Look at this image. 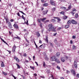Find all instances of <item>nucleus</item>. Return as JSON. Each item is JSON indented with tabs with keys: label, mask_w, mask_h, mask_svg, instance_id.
Wrapping results in <instances>:
<instances>
[{
	"label": "nucleus",
	"mask_w": 79,
	"mask_h": 79,
	"mask_svg": "<svg viewBox=\"0 0 79 79\" xmlns=\"http://www.w3.org/2000/svg\"><path fill=\"white\" fill-rule=\"evenodd\" d=\"M48 27H49V28H51L52 29H53L54 28V27H53V24H50L48 25Z\"/></svg>",
	"instance_id": "2"
},
{
	"label": "nucleus",
	"mask_w": 79,
	"mask_h": 79,
	"mask_svg": "<svg viewBox=\"0 0 79 79\" xmlns=\"http://www.w3.org/2000/svg\"><path fill=\"white\" fill-rule=\"evenodd\" d=\"M67 74H69V71L68 70L67 71Z\"/></svg>",
	"instance_id": "57"
},
{
	"label": "nucleus",
	"mask_w": 79,
	"mask_h": 79,
	"mask_svg": "<svg viewBox=\"0 0 79 79\" xmlns=\"http://www.w3.org/2000/svg\"><path fill=\"white\" fill-rule=\"evenodd\" d=\"M60 55V53L59 52H57L56 54V55L57 56H59Z\"/></svg>",
	"instance_id": "18"
},
{
	"label": "nucleus",
	"mask_w": 79,
	"mask_h": 79,
	"mask_svg": "<svg viewBox=\"0 0 79 79\" xmlns=\"http://www.w3.org/2000/svg\"><path fill=\"white\" fill-rule=\"evenodd\" d=\"M16 60L17 61V62H18V63H19V60L18 58L17 59V60Z\"/></svg>",
	"instance_id": "44"
},
{
	"label": "nucleus",
	"mask_w": 79,
	"mask_h": 79,
	"mask_svg": "<svg viewBox=\"0 0 79 79\" xmlns=\"http://www.w3.org/2000/svg\"><path fill=\"white\" fill-rule=\"evenodd\" d=\"M74 65L75 68H77V64L75 61H74Z\"/></svg>",
	"instance_id": "3"
},
{
	"label": "nucleus",
	"mask_w": 79,
	"mask_h": 79,
	"mask_svg": "<svg viewBox=\"0 0 79 79\" xmlns=\"http://www.w3.org/2000/svg\"><path fill=\"white\" fill-rule=\"evenodd\" d=\"M76 77L77 78H79V73H77V74L76 75Z\"/></svg>",
	"instance_id": "34"
},
{
	"label": "nucleus",
	"mask_w": 79,
	"mask_h": 79,
	"mask_svg": "<svg viewBox=\"0 0 79 79\" xmlns=\"http://www.w3.org/2000/svg\"><path fill=\"white\" fill-rule=\"evenodd\" d=\"M58 69H60V67L58 66V65L56 67Z\"/></svg>",
	"instance_id": "38"
},
{
	"label": "nucleus",
	"mask_w": 79,
	"mask_h": 79,
	"mask_svg": "<svg viewBox=\"0 0 79 79\" xmlns=\"http://www.w3.org/2000/svg\"><path fill=\"white\" fill-rule=\"evenodd\" d=\"M73 50H76V47L75 45H73Z\"/></svg>",
	"instance_id": "19"
},
{
	"label": "nucleus",
	"mask_w": 79,
	"mask_h": 79,
	"mask_svg": "<svg viewBox=\"0 0 79 79\" xmlns=\"http://www.w3.org/2000/svg\"><path fill=\"white\" fill-rule=\"evenodd\" d=\"M62 61L63 62H64V57H62L61 59Z\"/></svg>",
	"instance_id": "26"
},
{
	"label": "nucleus",
	"mask_w": 79,
	"mask_h": 79,
	"mask_svg": "<svg viewBox=\"0 0 79 79\" xmlns=\"http://www.w3.org/2000/svg\"><path fill=\"white\" fill-rule=\"evenodd\" d=\"M64 12H60V14H62V15H64Z\"/></svg>",
	"instance_id": "42"
},
{
	"label": "nucleus",
	"mask_w": 79,
	"mask_h": 79,
	"mask_svg": "<svg viewBox=\"0 0 79 79\" xmlns=\"http://www.w3.org/2000/svg\"><path fill=\"white\" fill-rule=\"evenodd\" d=\"M35 63L36 64L37 66H38V64L37 63V62L35 61Z\"/></svg>",
	"instance_id": "61"
},
{
	"label": "nucleus",
	"mask_w": 79,
	"mask_h": 79,
	"mask_svg": "<svg viewBox=\"0 0 79 79\" xmlns=\"http://www.w3.org/2000/svg\"><path fill=\"white\" fill-rule=\"evenodd\" d=\"M17 15L18 16H20V14H19V13L18 12L17 13Z\"/></svg>",
	"instance_id": "50"
},
{
	"label": "nucleus",
	"mask_w": 79,
	"mask_h": 79,
	"mask_svg": "<svg viewBox=\"0 0 79 79\" xmlns=\"http://www.w3.org/2000/svg\"><path fill=\"white\" fill-rule=\"evenodd\" d=\"M37 21L39 23H41V20L38 19Z\"/></svg>",
	"instance_id": "28"
},
{
	"label": "nucleus",
	"mask_w": 79,
	"mask_h": 79,
	"mask_svg": "<svg viewBox=\"0 0 79 79\" xmlns=\"http://www.w3.org/2000/svg\"><path fill=\"white\" fill-rule=\"evenodd\" d=\"M44 40L47 43H48V37H46V39H45Z\"/></svg>",
	"instance_id": "17"
},
{
	"label": "nucleus",
	"mask_w": 79,
	"mask_h": 79,
	"mask_svg": "<svg viewBox=\"0 0 79 79\" xmlns=\"http://www.w3.org/2000/svg\"><path fill=\"white\" fill-rule=\"evenodd\" d=\"M70 43L71 44H73V41L72 40H70Z\"/></svg>",
	"instance_id": "56"
},
{
	"label": "nucleus",
	"mask_w": 79,
	"mask_h": 79,
	"mask_svg": "<svg viewBox=\"0 0 79 79\" xmlns=\"http://www.w3.org/2000/svg\"><path fill=\"white\" fill-rule=\"evenodd\" d=\"M73 39H76V36L75 35H73L72 36Z\"/></svg>",
	"instance_id": "41"
},
{
	"label": "nucleus",
	"mask_w": 79,
	"mask_h": 79,
	"mask_svg": "<svg viewBox=\"0 0 79 79\" xmlns=\"http://www.w3.org/2000/svg\"><path fill=\"white\" fill-rule=\"evenodd\" d=\"M19 12H20V13H22V14H23V15H26V14H25L24 13V12H23L22 11H19Z\"/></svg>",
	"instance_id": "33"
},
{
	"label": "nucleus",
	"mask_w": 79,
	"mask_h": 79,
	"mask_svg": "<svg viewBox=\"0 0 79 79\" xmlns=\"http://www.w3.org/2000/svg\"><path fill=\"white\" fill-rule=\"evenodd\" d=\"M16 47V46L15 45L13 48L12 51L13 52H14V53L15 52V50Z\"/></svg>",
	"instance_id": "7"
},
{
	"label": "nucleus",
	"mask_w": 79,
	"mask_h": 79,
	"mask_svg": "<svg viewBox=\"0 0 79 79\" xmlns=\"http://www.w3.org/2000/svg\"><path fill=\"white\" fill-rule=\"evenodd\" d=\"M67 23L68 24H71V20H69L68 21Z\"/></svg>",
	"instance_id": "21"
},
{
	"label": "nucleus",
	"mask_w": 79,
	"mask_h": 79,
	"mask_svg": "<svg viewBox=\"0 0 79 79\" xmlns=\"http://www.w3.org/2000/svg\"><path fill=\"white\" fill-rule=\"evenodd\" d=\"M36 35H37V37H40V34H39V32L38 31H37L36 33Z\"/></svg>",
	"instance_id": "10"
},
{
	"label": "nucleus",
	"mask_w": 79,
	"mask_h": 79,
	"mask_svg": "<svg viewBox=\"0 0 79 79\" xmlns=\"http://www.w3.org/2000/svg\"><path fill=\"white\" fill-rule=\"evenodd\" d=\"M46 19V18H44V19H41V20L43 22L44 21V20H45Z\"/></svg>",
	"instance_id": "23"
},
{
	"label": "nucleus",
	"mask_w": 79,
	"mask_h": 79,
	"mask_svg": "<svg viewBox=\"0 0 79 79\" xmlns=\"http://www.w3.org/2000/svg\"><path fill=\"white\" fill-rule=\"evenodd\" d=\"M6 19V23L7 22H8V19Z\"/></svg>",
	"instance_id": "55"
},
{
	"label": "nucleus",
	"mask_w": 79,
	"mask_h": 79,
	"mask_svg": "<svg viewBox=\"0 0 79 79\" xmlns=\"http://www.w3.org/2000/svg\"><path fill=\"white\" fill-rule=\"evenodd\" d=\"M21 76H22V77H23V79H26L25 78V76H24L23 75H21Z\"/></svg>",
	"instance_id": "36"
},
{
	"label": "nucleus",
	"mask_w": 79,
	"mask_h": 79,
	"mask_svg": "<svg viewBox=\"0 0 79 79\" xmlns=\"http://www.w3.org/2000/svg\"><path fill=\"white\" fill-rule=\"evenodd\" d=\"M12 76L14 78V79H16V77L14 75H13Z\"/></svg>",
	"instance_id": "48"
},
{
	"label": "nucleus",
	"mask_w": 79,
	"mask_h": 79,
	"mask_svg": "<svg viewBox=\"0 0 79 79\" xmlns=\"http://www.w3.org/2000/svg\"><path fill=\"white\" fill-rule=\"evenodd\" d=\"M15 64L18 67V69L21 68V67L19 66V64H18L17 63H16Z\"/></svg>",
	"instance_id": "15"
},
{
	"label": "nucleus",
	"mask_w": 79,
	"mask_h": 79,
	"mask_svg": "<svg viewBox=\"0 0 79 79\" xmlns=\"http://www.w3.org/2000/svg\"><path fill=\"white\" fill-rule=\"evenodd\" d=\"M23 45H25V47H27V44H24Z\"/></svg>",
	"instance_id": "47"
},
{
	"label": "nucleus",
	"mask_w": 79,
	"mask_h": 79,
	"mask_svg": "<svg viewBox=\"0 0 79 79\" xmlns=\"http://www.w3.org/2000/svg\"><path fill=\"white\" fill-rule=\"evenodd\" d=\"M47 12H48V10H46L45 11L43 12V13L44 15H46V14H47Z\"/></svg>",
	"instance_id": "13"
},
{
	"label": "nucleus",
	"mask_w": 79,
	"mask_h": 79,
	"mask_svg": "<svg viewBox=\"0 0 79 79\" xmlns=\"http://www.w3.org/2000/svg\"><path fill=\"white\" fill-rule=\"evenodd\" d=\"M43 66L44 68L46 67V65L45 64V63L44 61V63H43Z\"/></svg>",
	"instance_id": "22"
},
{
	"label": "nucleus",
	"mask_w": 79,
	"mask_h": 79,
	"mask_svg": "<svg viewBox=\"0 0 79 79\" xmlns=\"http://www.w3.org/2000/svg\"><path fill=\"white\" fill-rule=\"evenodd\" d=\"M1 40H2V41L4 42V43H5V44H6V45H8V43H7L4 40H3V39H2V38H1Z\"/></svg>",
	"instance_id": "12"
},
{
	"label": "nucleus",
	"mask_w": 79,
	"mask_h": 79,
	"mask_svg": "<svg viewBox=\"0 0 79 79\" xmlns=\"http://www.w3.org/2000/svg\"><path fill=\"white\" fill-rule=\"evenodd\" d=\"M50 77H52V79H54V78H53V76H52L51 77H50Z\"/></svg>",
	"instance_id": "64"
},
{
	"label": "nucleus",
	"mask_w": 79,
	"mask_h": 79,
	"mask_svg": "<svg viewBox=\"0 0 79 79\" xmlns=\"http://www.w3.org/2000/svg\"><path fill=\"white\" fill-rule=\"evenodd\" d=\"M51 59H52V61H56V56H53L51 57Z\"/></svg>",
	"instance_id": "6"
},
{
	"label": "nucleus",
	"mask_w": 79,
	"mask_h": 79,
	"mask_svg": "<svg viewBox=\"0 0 79 79\" xmlns=\"http://www.w3.org/2000/svg\"><path fill=\"white\" fill-rule=\"evenodd\" d=\"M50 3H51V4L52 5H53V6H54V5H55V2L54 1H53L52 0H51L50 1Z\"/></svg>",
	"instance_id": "5"
},
{
	"label": "nucleus",
	"mask_w": 79,
	"mask_h": 79,
	"mask_svg": "<svg viewBox=\"0 0 79 79\" xmlns=\"http://www.w3.org/2000/svg\"><path fill=\"white\" fill-rule=\"evenodd\" d=\"M65 28H68L69 27V25H66L65 26Z\"/></svg>",
	"instance_id": "27"
},
{
	"label": "nucleus",
	"mask_w": 79,
	"mask_h": 79,
	"mask_svg": "<svg viewBox=\"0 0 79 79\" xmlns=\"http://www.w3.org/2000/svg\"><path fill=\"white\" fill-rule=\"evenodd\" d=\"M68 17H67V16H64L63 17V19H67V18Z\"/></svg>",
	"instance_id": "29"
},
{
	"label": "nucleus",
	"mask_w": 79,
	"mask_h": 79,
	"mask_svg": "<svg viewBox=\"0 0 79 79\" xmlns=\"http://www.w3.org/2000/svg\"><path fill=\"white\" fill-rule=\"evenodd\" d=\"M33 76H37V74H36V73L34 74H33Z\"/></svg>",
	"instance_id": "51"
},
{
	"label": "nucleus",
	"mask_w": 79,
	"mask_h": 79,
	"mask_svg": "<svg viewBox=\"0 0 79 79\" xmlns=\"http://www.w3.org/2000/svg\"><path fill=\"white\" fill-rule=\"evenodd\" d=\"M6 23H7V24H8V25L11 24V23L9 21L7 22H6Z\"/></svg>",
	"instance_id": "32"
},
{
	"label": "nucleus",
	"mask_w": 79,
	"mask_h": 79,
	"mask_svg": "<svg viewBox=\"0 0 79 79\" xmlns=\"http://www.w3.org/2000/svg\"><path fill=\"white\" fill-rule=\"evenodd\" d=\"M75 17L76 18H78V14H76L75 15Z\"/></svg>",
	"instance_id": "30"
},
{
	"label": "nucleus",
	"mask_w": 79,
	"mask_h": 79,
	"mask_svg": "<svg viewBox=\"0 0 79 79\" xmlns=\"http://www.w3.org/2000/svg\"><path fill=\"white\" fill-rule=\"evenodd\" d=\"M30 68H31V69H34V67H32V66H30Z\"/></svg>",
	"instance_id": "37"
},
{
	"label": "nucleus",
	"mask_w": 79,
	"mask_h": 79,
	"mask_svg": "<svg viewBox=\"0 0 79 79\" xmlns=\"http://www.w3.org/2000/svg\"><path fill=\"white\" fill-rule=\"evenodd\" d=\"M14 59L15 60H16L18 59V58H17L16 57H14Z\"/></svg>",
	"instance_id": "63"
},
{
	"label": "nucleus",
	"mask_w": 79,
	"mask_h": 79,
	"mask_svg": "<svg viewBox=\"0 0 79 79\" xmlns=\"http://www.w3.org/2000/svg\"><path fill=\"white\" fill-rule=\"evenodd\" d=\"M65 58L66 60H67V59H68V56H65Z\"/></svg>",
	"instance_id": "54"
},
{
	"label": "nucleus",
	"mask_w": 79,
	"mask_h": 79,
	"mask_svg": "<svg viewBox=\"0 0 79 79\" xmlns=\"http://www.w3.org/2000/svg\"><path fill=\"white\" fill-rule=\"evenodd\" d=\"M71 14L72 15H74V13L73 12H71Z\"/></svg>",
	"instance_id": "59"
},
{
	"label": "nucleus",
	"mask_w": 79,
	"mask_h": 79,
	"mask_svg": "<svg viewBox=\"0 0 79 79\" xmlns=\"http://www.w3.org/2000/svg\"><path fill=\"white\" fill-rule=\"evenodd\" d=\"M1 67L2 68H4L5 67V64H4V63H3V62L2 61L1 64Z\"/></svg>",
	"instance_id": "9"
},
{
	"label": "nucleus",
	"mask_w": 79,
	"mask_h": 79,
	"mask_svg": "<svg viewBox=\"0 0 79 79\" xmlns=\"http://www.w3.org/2000/svg\"><path fill=\"white\" fill-rule=\"evenodd\" d=\"M52 32H56V30L55 29H53L52 30Z\"/></svg>",
	"instance_id": "46"
},
{
	"label": "nucleus",
	"mask_w": 79,
	"mask_h": 79,
	"mask_svg": "<svg viewBox=\"0 0 79 79\" xmlns=\"http://www.w3.org/2000/svg\"><path fill=\"white\" fill-rule=\"evenodd\" d=\"M7 52H9V53H10H10H11V51H8V50H7Z\"/></svg>",
	"instance_id": "58"
},
{
	"label": "nucleus",
	"mask_w": 79,
	"mask_h": 79,
	"mask_svg": "<svg viewBox=\"0 0 79 79\" xmlns=\"http://www.w3.org/2000/svg\"><path fill=\"white\" fill-rule=\"evenodd\" d=\"M68 9H69V10H70V9H71V6H69L68 7Z\"/></svg>",
	"instance_id": "62"
},
{
	"label": "nucleus",
	"mask_w": 79,
	"mask_h": 79,
	"mask_svg": "<svg viewBox=\"0 0 79 79\" xmlns=\"http://www.w3.org/2000/svg\"><path fill=\"white\" fill-rule=\"evenodd\" d=\"M71 73L72 74H73V76H76V72L74 70L72 69L71 70Z\"/></svg>",
	"instance_id": "4"
},
{
	"label": "nucleus",
	"mask_w": 79,
	"mask_h": 79,
	"mask_svg": "<svg viewBox=\"0 0 79 79\" xmlns=\"http://www.w3.org/2000/svg\"><path fill=\"white\" fill-rule=\"evenodd\" d=\"M40 26L41 28H42V23H41Z\"/></svg>",
	"instance_id": "40"
},
{
	"label": "nucleus",
	"mask_w": 79,
	"mask_h": 79,
	"mask_svg": "<svg viewBox=\"0 0 79 79\" xmlns=\"http://www.w3.org/2000/svg\"><path fill=\"white\" fill-rule=\"evenodd\" d=\"M61 29V27H59L57 28V30L58 31H60V29Z\"/></svg>",
	"instance_id": "45"
},
{
	"label": "nucleus",
	"mask_w": 79,
	"mask_h": 79,
	"mask_svg": "<svg viewBox=\"0 0 79 79\" xmlns=\"http://www.w3.org/2000/svg\"><path fill=\"white\" fill-rule=\"evenodd\" d=\"M51 21L55 23V19H52L51 20Z\"/></svg>",
	"instance_id": "24"
},
{
	"label": "nucleus",
	"mask_w": 79,
	"mask_h": 79,
	"mask_svg": "<svg viewBox=\"0 0 79 79\" xmlns=\"http://www.w3.org/2000/svg\"><path fill=\"white\" fill-rule=\"evenodd\" d=\"M2 73H3V74L5 76H6V74H6V73H5L4 72H2Z\"/></svg>",
	"instance_id": "35"
},
{
	"label": "nucleus",
	"mask_w": 79,
	"mask_h": 79,
	"mask_svg": "<svg viewBox=\"0 0 79 79\" xmlns=\"http://www.w3.org/2000/svg\"><path fill=\"white\" fill-rule=\"evenodd\" d=\"M48 5V3H45L43 4V6H47Z\"/></svg>",
	"instance_id": "14"
},
{
	"label": "nucleus",
	"mask_w": 79,
	"mask_h": 79,
	"mask_svg": "<svg viewBox=\"0 0 79 79\" xmlns=\"http://www.w3.org/2000/svg\"><path fill=\"white\" fill-rule=\"evenodd\" d=\"M23 56H27V55H26V53H25L23 54Z\"/></svg>",
	"instance_id": "43"
},
{
	"label": "nucleus",
	"mask_w": 79,
	"mask_h": 79,
	"mask_svg": "<svg viewBox=\"0 0 79 79\" xmlns=\"http://www.w3.org/2000/svg\"><path fill=\"white\" fill-rule=\"evenodd\" d=\"M14 38L15 39H21L20 37H19L18 36H17V37H14Z\"/></svg>",
	"instance_id": "16"
},
{
	"label": "nucleus",
	"mask_w": 79,
	"mask_h": 79,
	"mask_svg": "<svg viewBox=\"0 0 79 79\" xmlns=\"http://www.w3.org/2000/svg\"><path fill=\"white\" fill-rule=\"evenodd\" d=\"M13 21H14V20H13V19H11L10 20V22H13Z\"/></svg>",
	"instance_id": "52"
},
{
	"label": "nucleus",
	"mask_w": 79,
	"mask_h": 79,
	"mask_svg": "<svg viewBox=\"0 0 79 79\" xmlns=\"http://www.w3.org/2000/svg\"><path fill=\"white\" fill-rule=\"evenodd\" d=\"M71 23H72V24H75L76 25L77 24V22L76 21H75L74 19L71 20Z\"/></svg>",
	"instance_id": "1"
},
{
	"label": "nucleus",
	"mask_w": 79,
	"mask_h": 79,
	"mask_svg": "<svg viewBox=\"0 0 79 79\" xmlns=\"http://www.w3.org/2000/svg\"><path fill=\"white\" fill-rule=\"evenodd\" d=\"M26 40L27 42H28V43H29V40H27V39H26Z\"/></svg>",
	"instance_id": "53"
},
{
	"label": "nucleus",
	"mask_w": 79,
	"mask_h": 79,
	"mask_svg": "<svg viewBox=\"0 0 79 79\" xmlns=\"http://www.w3.org/2000/svg\"><path fill=\"white\" fill-rule=\"evenodd\" d=\"M14 27L16 29H18V27H19L18 26V25H17V24H15L14 25Z\"/></svg>",
	"instance_id": "8"
},
{
	"label": "nucleus",
	"mask_w": 79,
	"mask_h": 79,
	"mask_svg": "<svg viewBox=\"0 0 79 79\" xmlns=\"http://www.w3.org/2000/svg\"><path fill=\"white\" fill-rule=\"evenodd\" d=\"M9 28H11V24H9Z\"/></svg>",
	"instance_id": "39"
},
{
	"label": "nucleus",
	"mask_w": 79,
	"mask_h": 79,
	"mask_svg": "<svg viewBox=\"0 0 79 79\" xmlns=\"http://www.w3.org/2000/svg\"><path fill=\"white\" fill-rule=\"evenodd\" d=\"M53 18H54V19H58V17H53Z\"/></svg>",
	"instance_id": "49"
},
{
	"label": "nucleus",
	"mask_w": 79,
	"mask_h": 79,
	"mask_svg": "<svg viewBox=\"0 0 79 79\" xmlns=\"http://www.w3.org/2000/svg\"><path fill=\"white\" fill-rule=\"evenodd\" d=\"M55 8L53 7L52 9V10L53 11H55Z\"/></svg>",
	"instance_id": "31"
},
{
	"label": "nucleus",
	"mask_w": 79,
	"mask_h": 79,
	"mask_svg": "<svg viewBox=\"0 0 79 79\" xmlns=\"http://www.w3.org/2000/svg\"><path fill=\"white\" fill-rule=\"evenodd\" d=\"M26 24H27V25H28V20H27Z\"/></svg>",
	"instance_id": "60"
},
{
	"label": "nucleus",
	"mask_w": 79,
	"mask_h": 79,
	"mask_svg": "<svg viewBox=\"0 0 79 79\" xmlns=\"http://www.w3.org/2000/svg\"><path fill=\"white\" fill-rule=\"evenodd\" d=\"M56 62H57V63H60V60L57 59H56Z\"/></svg>",
	"instance_id": "11"
},
{
	"label": "nucleus",
	"mask_w": 79,
	"mask_h": 79,
	"mask_svg": "<svg viewBox=\"0 0 79 79\" xmlns=\"http://www.w3.org/2000/svg\"><path fill=\"white\" fill-rule=\"evenodd\" d=\"M60 8H61V9L62 10H66V7H61Z\"/></svg>",
	"instance_id": "25"
},
{
	"label": "nucleus",
	"mask_w": 79,
	"mask_h": 79,
	"mask_svg": "<svg viewBox=\"0 0 79 79\" xmlns=\"http://www.w3.org/2000/svg\"><path fill=\"white\" fill-rule=\"evenodd\" d=\"M52 29H53V28H49L48 30V31H49V32H50V31H52Z\"/></svg>",
	"instance_id": "20"
}]
</instances>
